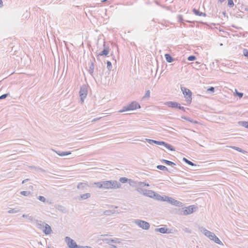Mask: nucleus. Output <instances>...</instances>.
Instances as JSON below:
<instances>
[{
  "label": "nucleus",
  "instance_id": "1",
  "mask_svg": "<svg viewBox=\"0 0 248 248\" xmlns=\"http://www.w3.org/2000/svg\"><path fill=\"white\" fill-rule=\"evenodd\" d=\"M94 184L97 187L104 189H116L119 188L121 186L119 182L115 180L101 181L95 183Z\"/></svg>",
  "mask_w": 248,
  "mask_h": 248
},
{
  "label": "nucleus",
  "instance_id": "2",
  "mask_svg": "<svg viewBox=\"0 0 248 248\" xmlns=\"http://www.w3.org/2000/svg\"><path fill=\"white\" fill-rule=\"evenodd\" d=\"M140 104L136 101H133L126 106H124L122 109L119 111L120 112H123L125 111L134 110L137 108H140Z\"/></svg>",
  "mask_w": 248,
  "mask_h": 248
},
{
  "label": "nucleus",
  "instance_id": "3",
  "mask_svg": "<svg viewBox=\"0 0 248 248\" xmlns=\"http://www.w3.org/2000/svg\"><path fill=\"white\" fill-rule=\"evenodd\" d=\"M181 90L186 99V102L188 104H190L192 100V92L191 91L185 87H181Z\"/></svg>",
  "mask_w": 248,
  "mask_h": 248
},
{
  "label": "nucleus",
  "instance_id": "4",
  "mask_svg": "<svg viewBox=\"0 0 248 248\" xmlns=\"http://www.w3.org/2000/svg\"><path fill=\"white\" fill-rule=\"evenodd\" d=\"M133 222L143 230H148L150 227V224L148 222L144 220L135 219Z\"/></svg>",
  "mask_w": 248,
  "mask_h": 248
},
{
  "label": "nucleus",
  "instance_id": "5",
  "mask_svg": "<svg viewBox=\"0 0 248 248\" xmlns=\"http://www.w3.org/2000/svg\"><path fill=\"white\" fill-rule=\"evenodd\" d=\"M164 198L166 199V201L168 202L172 205H175L176 206H181L182 203L178 201L175 200V199L166 196H164Z\"/></svg>",
  "mask_w": 248,
  "mask_h": 248
},
{
  "label": "nucleus",
  "instance_id": "6",
  "mask_svg": "<svg viewBox=\"0 0 248 248\" xmlns=\"http://www.w3.org/2000/svg\"><path fill=\"white\" fill-rule=\"evenodd\" d=\"M87 90L85 86H82L80 87L79 91V95L81 98V100L83 102L84 99L86 97L87 95Z\"/></svg>",
  "mask_w": 248,
  "mask_h": 248
},
{
  "label": "nucleus",
  "instance_id": "7",
  "mask_svg": "<svg viewBox=\"0 0 248 248\" xmlns=\"http://www.w3.org/2000/svg\"><path fill=\"white\" fill-rule=\"evenodd\" d=\"M194 212V208L189 206L185 208H182L180 212V214L183 215H187L192 213Z\"/></svg>",
  "mask_w": 248,
  "mask_h": 248
},
{
  "label": "nucleus",
  "instance_id": "8",
  "mask_svg": "<svg viewBox=\"0 0 248 248\" xmlns=\"http://www.w3.org/2000/svg\"><path fill=\"white\" fill-rule=\"evenodd\" d=\"M65 242L69 248H74V247H75L76 245H77L76 242L74 240L68 236L65 237Z\"/></svg>",
  "mask_w": 248,
  "mask_h": 248
},
{
  "label": "nucleus",
  "instance_id": "9",
  "mask_svg": "<svg viewBox=\"0 0 248 248\" xmlns=\"http://www.w3.org/2000/svg\"><path fill=\"white\" fill-rule=\"evenodd\" d=\"M201 231L204 233V234L208 237L210 240H212L213 239L214 236L215 235V233L211 232L207 230H206L205 228L202 227L201 228Z\"/></svg>",
  "mask_w": 248,
  "mask_h": 248
},
{
  "label": "nucleus",
  "instance_id": "10",
  "mask_svg": "<svg viewBox=\"0 0 248 248\" xmlns=\"http://www.w3.org/2000/svg\"><path fill=\"white\" fill-rule=\"evenodd\" d=\"M155 192L152 190L144 189L143 195L150 198H154Z\"/></svg>",
  "mask_w": 248,
  "mask_h": 248
},
{
  "label": "nucleus",
  "instance_id": "11",
  "mask_svg": "<svg viewBox=\"0 0 248 248\" xmlns=\"http://www.w3.org/2000/svg\"><path fill=\"white\" fill-rule=\"evenodd\" d=\"M35 223H36V227L42 231L46 224L45 222L37 219L35 220Z\"/></svg>",
  "mask_w": 248,
  "mask_h": 248
},
{
  "label": "nucleus",
  "instance_id": "12",
  "mask_svg": "<svg viewBox=\"0 0 248 248\" xmlns=\"http://www.w3.org/2000/svg\"><path fill=\"white\" fill-rule=\"evenodd\" d=\"M106 243L109 245H111V243H120L121 242V239L119 238H115L114 239H106L105 240Z\"/></svg>",
  "mask_w": 248,
  "mask_h": 248
},
{
  "label": "nucleus",
  "instance_id": "13",
  "mask_svg": "<svg viewBox=\"0 0 248 248\" xmlns=\"http://www.w3.org/2000/svg\"><path fill=\"white\" fill-rule=\"evenodd\" d=\"M43 232L46 234H50L52 232L51 227L47 224H46L43 230Z\"/></svg>",
  "mask_w": 248,
  "mask_h": 248
},
{
  "label": "nucleus",
  "instance_id": "14",
  "mask_svg": "<svg viewBox=\"0 0 248 248\" xmlns=\"http://www.w3.org/2000/svg\"><path fill=\"white\" fill-rule=\"evenodd\" d=\"M89 187V185L86 183H80L77 186V188L80 190L87 189Z\"/></svg>",
  "mask_w": 248,
  "mask_h": 248
},
{
  "label": "nucleus",
  "instance_id": "15",
  "mask_svg": "<svg viewBox=\"0 0 248 248\" xmlns=\"http://www.w3.org/2000/svg\"><path fill=\"white\" fill-rule=\"evenodd\" d=\"M104 48L103 51L100 52L98 55L97 57L103 56V55H107L109 53V48L108 47H106L105 46V44H104Z\"/></svg>",
  "mask_w": 248,
  "mask_h": 248
},
{
  "label": "nucleus",
  "instance_id": "16",
  "mask_svg": "<svg viewBox=\"0 0 248 248\" xmlns=\"http://www.w3.org/2000/svg\"><path fill=\"white\" fill-rule=\"evenodd\" d=\"M155 232H159L161 233H169L170 232V231H169V229L165 227L156 228L155 229Z\"/></svg>",
  "mask_w": 248,
  "mask_h": 248
},
{
  "label": "nucleus",
  "instance_id": "17",
  "mask_svg": "<svg viewBox=\"0 0 248 248\" xmlns=\"http://www.w3.org/2000/svg\"><path fill=\"white\" fill-rule=\"evenodd\" d=\"M154 199L157 201H166V199L164 198V196L163 197L156 192L155 193Z\"/></svg>",
  "mask_w": 248,
  "mask_h": 248
},
{
  "label": "nucleus",
  "instance_id": "18",
  "mask_svg": "<svg viewBox=\"0 0 248 248\" xmlns=\"http://www.w3.org/2000/svg\"><path fill=\"white\" fill-rule=\"evenodd\" d=\"M165 104L170 108H176L177 102L174 101L167 102Z\"/></svg>",
  "mask_w": 248,
  "mask_h": 248
},
{
  "label": "nucleus",
  "instance_id": "19",
  "mask_svg": "<svg viewBox=\"0 0 248 248\" xmlns=\"http://www.w3.org/2000/svg\"><path fill=\"white\" fill-rule=\"evenodd\" d=\"M165 58L167 62L170 63L174 61V58H173L169 54H165Z\"/></svg>",
  "mask_w": 248,
  "mask_h": 248
},
{
  "label": "nucleus",
  "instance_id": "20",
  "mask_svg": "<svg viewBox=\"0 0 248 248\" xmlns=\"http://www.w3.org/2000/svg\"><path fill=\"white\" fill-rule=\"evenodd\" d=\"M91 194L89 193L82 194L80 195V198H79V200L81 201L82 200H85L88 199L91 197Z\"/></svg>",
  "mask_w": 248,
  "mask_h": 248
},
{
  "label": "nucleus",
  "instance_id": "21",
  "mask_svg": "<svg viewBox=\"0 0 248 248\" xmlns=\"http://www.w3.org/2000/svg\"><path fill=\"white\" fill-rule=\"evenodd\" d=\"M193 13L197 16H205L206 14L199 11L198 10L196 9H193Z\"/></svg>",
  "mask_w": 248,
  "mask_h": 248
},
{
  "label": "nucleus",
  "instance_id": "22",
  "mask_svg": "<svg viewBox=\"0 0 248 248\" xmlns=\"http://www.w3.org/2000/svg\"><path fill=\"white\" fill-rule=\"evenodd\" d=\"M22 217L24 218H26L28 219L29 220H31V221L34 222H35V220H36L35 218H34L33 217V216H30L29 214L28 215L24 214L22 215Z\"/></svg>",
  "mask_w": 248,
  "mask_h": 248
},
{
  "label": "nucleus",
  "instance_id": "23",
  "mask_svg": "<svg viewBox=\"0 0 248 248\" xmlns=\"http://www.w3.org/2000/svg\"><path fill=\"white\" fill-rule=\"evenodd\" d=\"M164 146L167 148L168 149L170 150V151H175L174 148L171 146L170 144H168L166 142H165V144H164Z\"/></svg>",
  "mask_w": 248,
  "mask_h": 248
},
{
  "label": "nucleus",
  "instance_id": "24",
  "mask_svg": "<svg viewBox=\"0 0 248 248\" xmlns=\"http://www.w3.org/2000/svg\"><path fill=\"white\" fill-rule=\"evenodd\" d=\"M211 240L214 241L216 243H217V244L221 245H223L222 242L219 240V239L216 235L214 236L213 239H212Z\"/></svg>",
  "mask_w": 248,
  "mask_h": 248
},
{
  "label": "nucleus",
  "instance_id": "25",
  "mask_svg": "<svg viewBox=\"0 0 248 248\" xmlns=\"http://www.w3.org/2000/svg\"><path fill=\"white\" fill-rule=\"evenodd\" d=\"M94 64L93 62H92L90 64L89 70V72L92 76H93L94 72Z\"/></svg>",
  "mask_w": 248,
  "mask_h": 248
},
{
  "label": "nucleus",
  "instance_id": "26",
  "mask_svg": "<svg viewBox=\"0 0 248 248\" xmlns=\"http://www.w3.org/2000/svg\"><path fill=\"white\" fill-rule=\"evenodd\" d=\"M230 148H232V149H234L239 152H241V153H246V152L243 150H242V149L239 148V147H236V146H229Z\"/></svg>",
  "mask_w": 248,
  "mask_h": 248
},
{
  "label": "nucleus",
  "instance_id": "27",
  "mask_svg": "<svg viewBox=\"0 0 248 248\" xmlns=\"http://www.w3.org/2000/svg\"><path fill=\"white\" fill-rule=\"evenodd\" d=\"M115 213V210H107L104 211V215L106 216H109L111 214H113Z\"/></svg>",
  "mask_w": 248,
  "mask_h": 248
},
{
  "label": "nucleus",
  "instance_id": "28",
  "mask_svg": "<svg viewBox=\"0 0 248 248\" xmlns=\"http://www.w3.org/2000/svg\"><path fill=\"white\" fill-rule=\"evenodd\" d=\"M162 162L165 163V164H166L168 165H170V166L175 165V164L174 162H171L170 161H169V160H166V159H163L162 160Z\"/></svg>",
  "mask_w": 248,
  "mask_h": 248
},
{
  "label": "nucleus",
  "instance_id": "29",
  "mask_svg": "<svg viewBox=\"0 0 248 248\" xmlns=\"http://www.w3.org/2000/svg\"><path fill=\"white\" fill-rule=\"evenodd\" d=\"M156 168L159 170H164V171H168V168L166 167L163 166V165H157L156 166Z\"/></svg>",
  "mask_w": 248,
  "mask_h": 248
},
{
  "label": "nucleus",
  "instance_id": "30",
  "mask_svg": "<svg viewBox=\"0 0 248 248\" xmlns=\"http://www.w3.org/2000/svg\"><path fill=\"white\" fill-rule=\"evenodd\" d=\"M20 194L25 196H29L31 194L30 191H22L20 192Z\"/></svg>",
  "mask_w": 248,
  "mask_h": 248
},
{
  "label": "nucleus",
  "instance_id": "31",
  "mask_svg": "<svg viewBox=\"0 0 248 248\" xmlns=\"http://www.w3.org/2000/svg\"><path fill=\"white\" fill-rule=\"evenodd\" d=\"M183 160L186 162V163L187 164L190 165V166H196V165L195 164H194L192 162L189 161V160L187 159L186 158L184 157Z\"/></svg>",
  "mask_w": 248,
  "mask_h": 248
},
{
  "label": "nucleus",
  "instance_id": "32",
  "mask_svg": "<svg viewBox=\"0 0 248 248\" xmlns=\"http://www.w3.org/2000/svg\"><path fill=\"white\" fill-rule=\"evenodd\" d=\"M138 182L137 181H130L129 184L133 186H138Z\"/></svg>",
  "mask_w": 248,
  "mask_h": 248
},
{
  "label": "nucleus",
  "instance_id": "33",
  "mask_svg": "<svg viewBox=\"0 0 248 248\" xmlns=\"http://www.w3.org/2000/svg\"><path fill=\"white\" fill-rule=\"evenodd\" d=\"M58 209L59 211H61V212H63L64 213H66L67 212V211H66L65 208L64 207L62 206H59Z\"/></svg>",
  "mask_w": 248,
  "mask_h": 248
},
{
  "label": "nucleus",
  "instance_id": "34",
  "mask_svg": "<svg viewBox=\"0 0 248 248\" xmlns=\"http://www.w3.org/2000/svg\"><path fill=\"white\" fill-rule=\"evenodd\" d=\"M71 154V153L70 152H62L61 154H59V155L62 156L70 155Z\"/></svg>",
  "mask_w": 248,
  "mask_h": 248
},
{
  "label": "nucleus",
  "instance_id": "35",
  "mask_svg": "<svg viewBox=\"0 0 248 248\" xmlns=\"http://www.w3.org/2000/svg\"><path fill=\"white\" fill-rule=\"evenodd\" d=\"M138 186H142V187L145 186H149V185L148 184H146V183H144V182H138Z\"/></svg>",
  "mask_w": 248,
  "mask_h": 248
},
{
  "label": "nucleus",
  "instance_id": "36",
  "mask_svg": "<svg viewBox=\"0 0 248 248\" xmlns=\"http://www.w3.org/2000/svg\"><path fill=\"white\" fill-rule=\"evenodd\" d=\"M228 6L230 8H232L234 6L233 0H228Z\"/></svg>",
  "mask_w": 248,
  "mask_h": 248
},
{
  "label": "nucleus",
  "instance_id": "37",
  "mask_svg": "<svg viewBox=\"0 0 248 248\" xmlns=\"http://www.w3.org/2000/svg\"><path fill=\"white\" fill-rule=\"evenodd\" d=\"M19 211V210H16V209H11L8 211V213L9 214L16 213Z\"/></svg>",
  "mask_w": 248,
  "mask_h": 248
},
{
  "label": "nucleus",
  "instance_id": "38",
  "mask_svg": "<svg viewBox=\"0 0 248 248\" xmlns=\"http://www.w3.org/2000/svg\"><path fill=\"white\" fill-rule=\"evenodd\" d=\"M37 199H38L39 201H41V202H46V199L44 197L42 196H39L37 198Z\"/></svg>",
  "mask_w": 248,
  "mask_h": 248
},
{
  "label": "nucleus",
  "instance_id": "39",
  "mask_svg": "<svg viewBox=\"0 0 248 248\" xmlns=\"http://www.w3.org/2000/svg\"><path fill=\"white\" fill-rule=\"evenodd\" d=\"M128 179L125 177H121L120 179V181L122 183H125L127 182Z\"/></svg>",
  "mask_w": 248,
  "mask_h": 248
},
{
  "label": "nucleus",
  "instance_id": "40",
  "mask_svg": "<svg viewBox=\"0 0 248 248\" xmlns=\"http://www.w3.org/2000/svg\"><path fill=\"white\" fill-rule=\"evenodd\" d=\"M107 68L108 69V70H111V69L112 68L111 62L109 61H108L107 62Z\"/></svg>",
  "mask_w": 248,
  "mask_h": 248
},
{
  "label": "nucleus",
  "instance_id": "41",
  "mask_svg": "<svg viewBox=\"0 0 248 248\" xmlns=\"http://www.w3.org/2000/svg\"><path fill=\"white\" fill-rule=\"evenodd\" d=\"M241 123L242 126L248 129V122L242 121Z\"/></svg>",
  "mask_w": 248,
  "mask_h": 248
},
{
  "label": "nucleus",
  "instance_id": "42",
  "mask_svg": "<svg viewBox=\"0 0 248 248\" xmlns=\"http://www.w3.org/2000/svg\"><path fill=\"white\" fill-rule=\"evenodd\" d=\"M195 59H196V57L194 55H190L187 58V60L189 61H193L195 60Z\"/></svg>",
  "mask_w": 248,
  "mask_h": 248
},
{
  "label": "nucleus",
  "instance_id": "43",
  "mask_svg": "<svg viewBox=\"0 0 248 248\" xmlns=\"http://www.w3.org/2000/svg\"><path fill=\"white\" fill-rule=\"evenodd\" d=\"M165 142H164V141H160L155 140V144L159 145H163L164 146Z\"/></svg>",
  "mask_w": 248,
  "mask_h": 248
},
{
  "label": "nucleus",
  "instance_id": "44",
  "mask_svg": "<svg viewBox=\"0 0 248 248\" xmlns=\"http://www.w3.org/2000/svg\"><path fill=\"white\" fill-rule=\"evenodd\" d=\"M243 54L245 57H247L248 59V49H247L246 48L243 49Z\"/></svg>",
  "mask_w": 248,
  "mask_h": 248
},
{
  "label": "nucleus",
  "instance_id": "45",
  "mask_svg": "<svg viewBox=\"0 0 248 248\" xmlns=\"http://www.w3.org/2000/svg\"><path fill=\"white\" fill-rule=\"evenodd\" d=\"M9 95V93H5L1 95V96H0V100L6 98Z\"/></svg>",
  "mask_w": 248,
  "mask_h": 248
},
{
  "label": "nucleus",
  "instance_id": "46",
  "mask_svg": "<svg viewBox=\"0 0 248 248\" xmlns=\"http://www.w3.org/2000/svg\"><path fill=\"white\" fill-rule=\"evenodd\" d=\"M145 140L150 144H152L153 143H155V140L146 139Z\"/></svg>",
  "mask_w": 248,
  "mask_h": 248
},
{
  "label": "nucleus",
  "instance_id": "47",
  "mask_svg": "<svg viewBox=\"0 0 248 248\" xmlns=\"http://www.w3.org/2000/svg\"><path fill=\"white\" fill-rule=\"evenodd\" d=\"M150 95V92L149 90H148L146 92V93H145V95H144L143 98L149 97Z\"/></svg>",
  "mask_w": 248,
  "mask_h": 248
},
{
  "label": "nucleus",
  "instance_id": "48",
  "mask_svg": "<svg viewBox=\"0 0 248 248\" xmlns=\"http://www.w3.org/2000/svg\"><path fill=\"white\" fill-rule=\"evenodd\" d=\"M177 18L179 22H183L184 21L183 16L182 15L178 16Z\"/></svg>",
  "mask_w": 248,
  "mask_h": 248
},
{
  "label": "nucleus",
  "instance_id": "49",
  "mask_svg": "<svg viewBox=\"0 0 248 248\" xmlns=\"http://www.w3.org/2000/svg\"><path fill=\"white\" fill-rule=\"evenodd\" d=\"M136 190L140 193H142L143 194V190L144 189L141 188H140V187H137V188L136 189Z\"/></svg>",
  "mask_w": 248,
  "mask_h": 248
},
{
  "label": "nucleus",
  "instance_id": "50",
  "mask_svg": "<svg viewBox=\"0 0 248 248\" xmlns=\"http://www.w3.org/2000/svg\"><path fill=\"white\" fill-rule=\"evenodd\" d=\"M208 92H214L215 91V88L213 87H211L207 89Z\"/></svg>",
  "mask_w": 248,
  "mask_h": 248
},
{
  "label": "nucleus",
  "instance_id": "51",
  "mask_svg": "<svg viewBox=\"0 0 248 248\" xmlns=\"http://www.w3.org/2000/svg\"><path fill=\"white\" fill-rule=\"evenodd\" d=\"M236 94L239 97V98H241L243 96V93H239V92H237Z\"/></svg>",
  "mask_w": 248,
  "mask_h": 248
},
{
  "label": "nucleus",
  "instance_id": "52",
  "mask_svg": "<svg viewBox=\"0 0 248 248\" xmlns=\"http://www.w3.org/2000/svg\"><path fill=\"white\" fill-rule=\"evenodd\" d=\"M101 119V117H99V118H94V119H93L92 122H96L99 120H100Z\"/></svg>",
  "mask_w": 248,
  "mask_h": 248
},
{
  "label": "nucleus",
  "instance_id": "53",
  "mask_svg": "<svg viewBox=\"0 0 248 248\" xmlns=\"http://www.w3.org/2000/svg\"><path fill=\"white\" fill-rule=\"evenodd\" d=\"M179 109L183 110V111H185V108L183 106H180L179 108Z\"/></svg>",
  "mask_w": 248,
  "mask_h": 248
},
{
  "label": "nucleus",
  "instance_id": "54",
  "mask_svg": "<svg viewBox=\"0 0 248 248\" xmlns=\"http://www.w3.org/2000/svg\"><path fill=\"white\" fill-rule=\"evenodd\" d=\"M3 6V2L2 0H0V7L1 8Z\"/></svg>",
  "mask_w": 248,
  "mask_h": 248
},
{
  "label": "nucleus",
  "instance_id": "55",
  "mask_svg": "<svg viewBox=\"0 0 248 248\" xmlns=\"http://www.w3.org/2000/svg\"><path fill=\"white\" fill-rule=\"evenodd\" d=\"M29 180V179H26L22 181V184H24Z\"/></svg>",
  "mask_w": 248,
  "mask_h": 248
},
{
  "label": "nucleus",
  "instance_id": "56",
  "mask_svg": "<svg viewBox=\"0 0 248 248\" xmlns=\"http://www.w3.org/2000/svg\"><path fill=\"white\" fill-rule=\"evenodd\" d=\"M82 247V246H79L78 245H76V246L74 247V248H81Z\"/></svg>",
  "mask_w": 248,
  "mask_h": 248
},
{
  "label": "nucleus",
  "instance_id": "57",
  "mask_svg": "<svg viewBox=\"0 0 248 248\" xmlns=\"http://www.w3.org/2000/svg\"><path fill=\"white\" fill-rule=\"evenodd\" d=\"M181 118L184 120H188V118H187L185 116H182Z\"/></svg>",
  "mask_w": 248,
  "mask_h": 248
},
{
  "label": "nucleus",
  "instance_id": "58",
  "mask_svg": "<svg viewBox=\"0 0 248 248\" xmlns=\"http://www.w3.org/2000/svg\"><path fill=\"white\" fill-rule=\"evenodd\" d=\"M176 106H177L176 108H178L181 106L180 104L179 103H177V105Z\"/></svg>",
  "mask_w": 248,
  "mask_h": 248
},
{
  "label": "nucleus",
  "instance_id": "59",
  "mask_svg": "<svg viewBox=\"0 0 248 248\" xmlns=\"http://www.w3.org/2000/svg\"><path fill=\"white\" fill-rule=\"evenodd\" d=\"M111 246V248H117V247L115 245H112Z\"/></svg>",
  "mask_w": 248,
  "mask_h": 248
},
{
  "label": "nucleus",
  "instance_id": "60",
  "mask_svg": "<svg viewBox=\"0 0 248 248\" xmlns=\"http://www.w3.org/2000/svg\"><path fill=\"white\" fill-rule=\"evenodd\" d=\"M55 152H56L58 155H59V154H61V152L60 151H56L55 150H53Z\"/></svg>",
  "mask_w": 248,
  "mask_h": 248
},
{
  "label": "nucleus",
  "instance_id": "61",
  "mask_svg": "<svg viewBox=\"0 0 248 248\" xmlns=\"http://www.w3.org/2000/svg\"><path fill=\"white\" fill-rule=\"evenodd\" d=\"M224 1H225V0H218V1L220 2V3H222Z\"/></svg>",
  "mask_w": 248,
  "mask_h": 248
},
{
  "label": "nucleus",
  "instance_id": "62",
  "mask_svg": "<svg viewBox=\"0 0 248 248\" xmlns=\"http://www.w3.org/2000/svg\"><path fill=\"white\" fill-rule=\"evenodd\" d=\"M108 0H102V2H106L107 1H108Z\"/></svg>",
  "mask_w": 248,
  "mask_h": 248
},
{
  "label": "nucleus",
  "instance_id": "63",
  "mask_svg": "<svg viewBox=\"0 0 248 248\" xmlns=\"http://www.w3.org/2000/svg\"><path fill=\"white\" fill-rule=\"evenodd\" d=\"M33 186H30V188H31V189H33Z\"/></svg>",
  "mask_w": 248,
  "mask_h": 248
},
{
  "label": "nucleus",
  "instance_id": "64",
  "mask_svg": "<svg viewBox=\"0 0 248 248\" xmlns=\"http://www.w3.org/2000/svg\"><path fill=\"white\" fill-rule=\"evenodd\" d=\"M39 170H41L42 171H45V170H43V169H41V168H40V169H39Z\"/></svg>",
  "mask_w": 248,
  "mask_h": 248
}]
</instances>
